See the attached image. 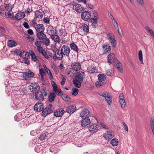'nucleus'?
<instances>
[{
  "instance_id": "nucleus-1",
  "label": "nucleus",
  "mask_w": 154,
  "mask_h": 154,
  "mask_svg": "<svg viewBox=\"0 0 154 154\" xmlns=\"http://www.w3.org/2000/svg\"><path fill=\"white\" fill-rule=\"evenodd\" d=\"M47 92L44 89L41 90L35 94V99L39 101H42L44 99V96H47Z\"/></svg>"
},
{
  "instance_id": "nucleus-2",
  "label": "nucleus",
  "mask_w": 154,
  "mask_h": 154,
  "mask_svg": "<svg viewBox=\"0 0 154 154\" xmlns=\"http://www.w3.org/2000/svg\"><path fill=\"white\" fill-rule=\"evenodd\" d=\"M107 36L111 45L113 47L115 48L116 45V42L114 36L111 33H108Z\"/></svg>"
},
{
  "instance_id": "nucleus-3",
  "label": "nucleus",
  "mask_w": 154,
  "mask_h": 154,
  "mask_svg": "<svg viewBox=\"0 0 154 154\" xmlns=\"http://www.w3.org/2000/svg\"><path fill=\"white\" fill-rule=\"evenodd\" d=\"M91 14L90 12L85 11L82 13L81 14V17L82 20L87 21L90 19Z\"/></svg>"
},
{
  "instance_id": "nucleus-4",
  "label": "nucleus",
  "mask_w": 154,
  "mask_h": 154,
  "mask_svg": "<svg viewBox=\"0 0 154 154\" xmlns=\"http://www.w3.org/2000/svg\"><path fill=\"white\" fill-rule=\"evenodd\" d=\"M60 50H61V52L63 53L64 55H66L67 57L69 56L70 51V49L69 47L66 45H63Z\"/></svg>"
},
{
  "instance_id": "nucleus-5",
  "label": "nucleus",
  "mask_w": 154,
  "mask_h": 154,
  "mask_svg": "<svg viewBox=\"0 0 154 154\" xmlns=\"http://www.w3.org/2000/svg\"><path fill=\"white\" fill-rule=\"evenodd\" d=\"M44 106L42 103H36L34 106V109L35 111L37 112H40L42 111L44 108Z\"/></svg>"
},
{
  "instance_id": "nucleus-6",
  "label": "nucleus",
  "mask_w": 154,
  "mask_h": 154,
  "mask_svg": "<svg viewBox=\"0 0 154 154\" xmlns=\"http://www.w3.org/2000/svg\"><path fill=\"white\" fill-rule=\"evenodd\" d=\"M114 136V132L113 131H107L103 134L104 138L106 140H109L113 137Z\"/></svg>"
},
{
  "instance_id": "nucleus-7",
  "label": "nucleus",
  "mask_w": 154,
  "mask_h": 154,
  "mask_svg": "<svg viewBox=\"0 0 154 154\" xmlns=\"http://www.w3.org/2000/svg\"><path fill=\"white\" fill-rule=\"evenodd\" d=\"M40 86L39 85L36 83L31 84L29 89L33 92H36L40 89Z\"/></svg>"
},
{
  "instance_id": "nucleus-8",
  "label": "nucleus",
  "mask_w": 154,
  "mask_h": 154,
  "mask_svg": "<svg viewBox=\"0 0 154 154\" xmlns=\"http://www.w3.org/2000/svg\"><path fill=\"white\" fill-rule=\"evenodd\" d=\"M85 72L82 71H79L76 75L75 78L80 81H82L85 78Z\"/></svg>"
},
{
  "instance_id": "nucleus-9",
  "label": "nucleus",
  "mask_w": 154,
  "mask_h": 154,
  "mask_svg": "<svg viewBox=\"0 0 154 154\" xmlns=\"http://www.w3.org/2000/svg\"><path fill=\"white\" fill-rule=\"evenodd\" d=\"M55 60H61L63 57L64 54L60 49L57 50L55 52Z\"/></svg>"
},
{
  "instance_id": "nucleus-10",
  "label": "nucleus",
  "mask_w": 154,
  "mask_h": 154,
  "mask_svg": "<svg viewBox=\"0 0 154 154\" xmlns=\"http://www.w3.org/2000/svg\"><path fill=\"white\" fill-rule=\"evenodd\" d=\"M80 116L82 119L89 118L90 112L87 109H84L80 113Z\"/></svg>"
},
{
  "instance_id": "nucleus-11",
  "label": "nucleus",
  "mask_w": 154,
  "mask_h": 154,
  "mask_svg": "<svg viewBox=\"0 0 154 154\" xmlns=\"http://www.w3.org/2000/svg\"><path fill=\"white\" fill-rule=\"evenodd\" d=\"M42 116L43 117H46L48 115L53 112V110L49 107L45 108L42 110Z\"/></svg>"
},
{
  "instance_id": "nucleus-12",
  "label": "nucleus",
  "mask_w": 154,
  "mask_h": 154,
  "mask_svg": "<svg viewBox=\"0 0 154 154\" xmlns=\"http://www.w3.org/2000/svg\"><path fill=\"white\" fill-rule=\"evenodd\" d=\"M71 66L72 70L75 71H78L81 69V65L79 62L72 63Z\"/></svg>"
},
{
  "instance_id": "nucleus-13",
  "label": "nucleus",
  "mask_w": 154,
  "mask_h": 154,
  "mask_svg": "<svg viewBox=\"0 0 154 154\" xmlns=\"http://www.w3.org/2000/svg\"><path fill=\"white\" fill-rule=\"evenodd\" d=\"M82 120L81 122V126L84 128L88 126L91 123V121L89 118H85L82 119Z\"/></svg>"
},
{
  "instance_id": "nucleus-14",
  "label": "nucleus",
  "mask_w": 154,
  "mask_h": 154,
  "mask_svg": "<svg viewBox=\"0 0 154 154\" xmlns=\"http://www.w3.org/2000/svg\"><path fill=\"white\" fill-rule=\"evenodd\" d=\"M43 42L42 41L38 40H36L34 42V45L36 47L37 50L38 51H41L43 48L42 47Z\"/></svg>"
},
{
  "instance_id": "nucleus-15",
  "label": "nucleus",
  "mask_w": 154,
  "mask_h": 154,
  "mask_svg": "<svg viewBox=\"0 0 154 154\" xmlns=\"http://www.w3.org/2000/svg\"><path fill=\"white\" fill-rule=\"evenodd\" d=\"M108 62L111 64L112 62H116L117 60L115 59V57L114 54L110 53L107 57Z\"/></svg>"
},
{
  "instance_id": "nucleus-16",
  "label": "nucleus",
  "mask_w": 154,
  "mask_h": 154,
  "mask_svg": "<svg viewBox=\"0 0 154 154\" xmlns=\"http://www.w3.org/2000/svg\"><path fill=\"white\" fill-rule=\"evenodd\" d=\"M64 112V111L63 109H57L54 111V115L57 117H60L63 115Z\"/></svg>"
},
{
  "instance_id": "nucleus-17",
  "label": "nucleus",
  "mask_w": 154,
  "mask_h": 154,
  "mask_svg": "<svg viewBox=\"0 0 154 154\" xmlns=\"http://www.w3.org/2000/svg\"><path fill=\"white\" fill-rule=\"evenodd\" d=\"M35 29L36 31L38 32H44L45 30V26L42 24H38L36 25Z\"/></svg>"
},
{
  "instance_id": "nucleus-18",
  "label": "nucleus",
  "mask_w": 154,
  "mask_h": 154,
  "mask_svg": "<svg viewBox=\"0 0 154 154\" xmlns=\"http://www.w3.org/2000/svg\"><path fill=\"white\" fill-rule=\"evenodd\" d=\"M98 129V126L95 124L91 125L89 128V131L92 133H94L97 132Z\"/></svg>"
},
{
  "instance_id": "nucleus-19",
  "label": "nucleus",
  "mask_w": 154,
  "mask_h": 154,
  "mask_svg": "<svg viewBox=\"0 0 154 154\" xmlns=\"http://www.w3.org/2000/svg\"><path fill=\"white\" fill-rule=\"evenodd\" d=\"M17 68L14 65H9L6 69L8 73L11 72L17 71Z\"/></svg>"
},
{
  "instance_id": "nucleus-20",
  "label": "nucleus",
  "mask_w": 154,
  "mask_h": 154,
  "mask_svg": "<svg viewBox=\"0 0 154 154\" xmlns=\"http://www.w3.org/2000/svg\"><path fill=\"white\" fill-rule=\"evenodd\" d=\"M103 48L104 49L103 53L107 54L109 53L111 50V47L108 44H103Z\"/></svg>"
},
{
  "instance_id": "nucleus-21",
  "label": "nucleus",
  "mask_w": 154,
  "mask_h": 154,
  "mask_svg": "<svg viewBox=\"0 0 154 154\" xmlns=\"http://www.w3.org/2000/svg\"><path fill=\"white\" fill-rule=\"evenodd\" d=\"M34 73L32 72L30 73L25 72L23 73V76L25 79L27 80L30 79L31 78L34 76Z\"/></svg>"
},
{
  "instance_id": "nucleus-22",
  "label": "nucleus",
  "mask_w": 154,
  "mask_h": 154,
  "mask_svg": "<svg viewBox=\"0 0 154 154\" xmlns=\"http://www.w3.org/2000/svg\"><path fill=\"white\" fill-rule=\"evenodd\" d=\"M76 110V107L75 105H72L68 106L67 108L66 111L69 113L71 114Z\"/></svg>"
},
{
  "instance_id": "nucleus-23",
  "label": "nucleus",
  "mask_w": 154,
  "mask_h": 154,
  "mask_svg": "<svg viewBox=\"0 0 154 154\" xmlns=\"http://www.w3.org/2000/svg\"><path fill=\"white\" fill-rule=\"evenodd\" d=\"M21 104L20 101L17 99L14 101L13 106L15 109H17L20 107Z\"/></svg>"
},
{
  "instance_id": "nucleus-24",
  "label": "nucleus",
  "mask_w": 154,
  "mask_h": 154,
  "mask_svg": "<svg viewBox=\"0 0 154 154\" xmlns=\"http://www.w3.org/2000/svg\"><path fill=\"white\" fill-rule=\"evenodd\" d=\"M9 73V74H8L7 75V76L11 77V79L13 80L14 78H17L18 77V74H19V73L17 71H16L14 72H10Z\"/></svg>"
},
{
  "instance_id": "nucleus-25",
  "label": "nucleus",
  "mask_w": 154,
  "mask_h": 154,
  "mask_svg": "<svg viewBox=\"0 0 154 154\" xmlns=\"http://www.w3.org/2000/svg\"><path fill=\"white\" fill-rule=\"evenodd\" d=\"M75 11L78 13H81L82 11H84L85 8L82 7L80 4H76L75 7Z\"/></svg>"
},
{
  "instance_id": "nucleus-26",
  "label": "nucleus",
  "mask_w": 154,
  "mask_h": 154,
  "mask_svg": "<svg viewBox=\"0 0 154 154\" xmlns=\"http://www.w3.org/2000/svg\"><path fill=\"white\" fill-rule=\"evenodd\" d=\"M51 38L54 42L56 43H60L61 41L60 37L56 34L52 35L51 36Z\"/></svg>"
},
{
  "instance_id": "nucleus-27",
  "label": "nucleus",
  "mask_w": 154,
  "mask_h": 154,
  "mask_svg": "<svg viewBox=\"0 0 154 154\" xmlns=\"http://www.w3.org/2000/svg\"><path fill=\"white\" fill-rule=\"evenodd\" d=\"M37 37L40 40L44 39L47 37L46 35L43 33V32H38L36 34Z\"/></svg>"
},
{
  "instance_id": "nucleus-28",
  "label": "nucleus",
  "mask_w": 154,
  "mask_h": 154,
  "mask_svg": "<svg viewBox=\"0 0 154 154\" xmlns=\"http://www.w3.org/2000/svg\"><path fill=\"white\" fill-rule=\"evenodd\" d=\"M57 31L53 27H52L49 28L48 30V34L51 36L53 35L56 34Z\"/></svg>"
},
{
  "instance_id": "nucleus-29",
  "label": "nucleus",
  "mask_w": 154,
  "mask_h": 154,
  "mask_svg": "<svg viewBox=\"0 0 154 154\" xmlns=\"http://www.w3.org/2000/svg\"><path fill=\"white\" fill-rule=\"evenodd\" d=\"M13 88V89L14 91H12L11 89L10 90L7 89L6 90V93H7L8 95L10 96L11 95H13L14 93H15L16 92H19L20 91L18 90H16V88ZM18 93H17V94H18Z\"/></svg>"
},
{
  "instance_id": "nucleus-30",
  "label": "nucleus",
  "mask_w": 154,
  "mask_h": 154,
  "mask_svg": "<svg viewBox=\"0 0 154 154\" xmlns=\"http://www.w3.org/2000/svg\"><path fill=\"white\" fill-rule=\"evenodd\" d=\"M82 81H80L74 78L73 81V83L75 86L77 88H80L81 86V83Z\"/></svg>"
},
{
  "instance_id": "nucleus-31",
  "label": "nucleus",
  "mask_w": 154,
  "mask_h": 154,
  "mask_svg": "<svg viewBox=\"0 0 154 154\" xmlns=\"http://www.w3.org/2000/svg\"><path fill=\"white\" fill-rule=\"evenodd\" d=\"M25 17V13L22 12H19L17 13L15 15V18L18 20L23 19Z\"/></svg>"
},
{
  "instance_id": "nucleus-32",
  "label": "nucleus",
  "mask_w": 154,
  "mask_h": 154,
  "mask_svg": "<svg viewBox=\"0 0 154 154\" xmlns=\"http://www.w3.org/2000/svg\"><path fill=\"white\" fill-rule=\"evenodd\" d=\"M43 14L42 12L39 11H37L35 12V18L41 19L43 17Z\"/></svg>"
},
{
  "instance_id": "nucleus-33",
  "label": "nucleus",
  "mask_w": 154,
  "mask_h": 154,
  "mask_svg": "<svg viewBox=\"0 0 154 154\" xmlns=\"http://www.w3.org/2000/svg\"><path fill=\"white\" fill-rule=\"evenodd\" d=\"M116 61V64L115 65L116 67L119 71L120 72H122V64L117 60Z\"/></svg>"
},
{
  "instance_id": "nucleus-34",
  "label": "nucleus",
  "mask_w": 154,
  "mask_h": 154,
  "mask_svg": "<svg viewBox=\"0 0 154 154\" xmlns=\"http://www.w3.org/2000/svg\"><path fill=\"white\" fill-rule=\"evenodd\" d=\"M55 97L56 95L54 93H51L48 97L49 101L50 102H53L54 100Z\"/></svg>"
},
{
  "instance_id": "nucleus-35",
  "label": "nucleus",
  "mask_w": 154,
  "mask_h": 154,
  "mask_svg": "<svg viewBox=\"0 0 154 154\" xmlns=\"http://www.w3.org/2000/svg\"><path fill=\"white\" fill-rule=\"evenodd\" d=\"M88 72L90 73H93L97 72L98 70L95 67H91L87 69Z\"/></svg>"
},
{
  "instance_id": "nucleus-36",
  "label": "nucleus",
  "mask_w": 154,
  "mask_h": 154,
  "mask_svg": "<svg viewBox=\"0 0 154 154\" xmlns=\"http://www.w3.org/2000/svg\"><path fill=\"white\" fill-rule=\"evenodd\" d=\"M110 144L113 146H116L119 144V140L117 138H113L111 140Z\"/></svg>"
},
{
  "instance_id": "nucleus-37",
  "label": "nucleus",
  "mask_w": 154,
  "mask_h": 154,
  "mask_svg": "<svg viewBox=\"0 0 154 154\" xmlns=\"http://www.w3.org/2000/svg\"><path fill=\"white\" fill-rule=\"evenodd\" d=\"M8 44L10 47H13L16 46L17 43L14 41L9 40L8 42Z\"/></svg>"
},
{
  "instance_id": "nucleus-38",
  "label": "nucleus",
  "mask_w": 154,
  "mask_h": 154,
  "mask_svg": "<svg viewBox=\"0 0 154 154\" xmlns=\"http://www.w3.org/2000/svg\"><path fill=\"white\" fill-rule=\"evenodd\" d=\"M23 118L21 114L20 113H17L14 117L15 120L16 121H20Z\"/></svg>"
},
{
  "instance_id": "nucleus-39",
  "label": "nucleus",
  "mask_w": 154,
  "mask_h": 154,
  "mask_svg": "<svg viewBox=\"0 0 154 154\" xmlns=\"http://www.w3.org/2000/svg\"><path fill=\"white\" fill-rule=\"evenodd\" d=\"M30 55L31 57L32 60L33 61L36 62L38 60V57L36 55L33 51H31Z\"/></svg>"
},
{
  "instance_id": "nucleus-40",
  "label": "nucleus",
  "mask_w": 154,
  "mask_h": 154,
  "mask_svg": "<svg viewBox=\"0 0 154 154\" xmlns=\"http://www.w3.org/2000/svg\"><path fill=\"white\" fill-rule=\"evenodd\" d=\"M98 80L102 81H104L106 78V75L102 74H99L98 75Z\"/></svg>"
},
{
  "instance_id": "nucleus-41",
  "label": "nucleus",
  "mask_w": 154,
  "mask_h": 154,
  "mask_svg": "<svg viewBox=\"0 0 154 154\" xmlns=\"http://www.w3.org/2000/svg\"><path fill=\"white\" fill-rule=\"evenodd\" d=\"M70 47L71 49L78 52L79 51V49L77 46L74 43H71L70 44Z\"/></svg>"
},
{
  "instance_id": "nucleus-42",
  "label": "nucleus",
  "mask_w": 154,
  "mask_h": 154,
  "mask_svg": "<svg viewBox=\"0 0 154 154\" xmlns=\"http://www.w3.org/2000/svg\"><path fill=\"white\" fill-rule=\"evenodd\" d=\"M112 97L109 94L105 98L106 101L108 104L109 105H110L112 102Z\"/></svg>"
},
{
  "instance_id": "nucleus-43",
  "label": "nucleus",
  "mask_w": 154,
  "mask_h": 154,
  "mask_svg": "<svg viewBox=\"0 0 154 154\" xmlns=\"http://www.w3.org/2000/svg\"><path fill=\"white\" fill-rule=\"evenodd\" d=\"M50 151L51 152H54V153H56L59 151V149L56 146H53L50 149Z\"/></svg>"
},
{
  "instance_id": "nucleus-44",
  "label": "nucleus",
  "mask_w": 154,
  "mask_h": 154,
  "mask_svg": "<svg viewBox=\"0 0 154 154\" xmlns=\"http://www.w3.org/2000/svg\"><path fill=\"white\" fill-rule=\"evenodd\" d=\"M42 42L46 46H49L50 44V40L47 37L43 40H42Z\"/></svg>"
},
{
  "instance_id": "nucleus-45",
  "label": "nucleus",
  "mask_w": 154,
  "mask_h": 154,
  "mask_svg": "<svg viewBox=\"0 0 154 154\" xmlns=\"http://www.w3.org/2000/svg\"><path fill=\"white\" fill-rule=\"evenodd\" d=\"M145 28L154 38V32L147 26H145Z\"/></svg>"
},
{
  "instance_id": "nucleus-46",
  "label": "nucleus",
  "mask_w": 154,
  "mask_h": 154,
  "mask_svg": "<svg viewBox=\"0 0 154 154\" xmlns=\"http://www.w3.org/2000/svg\"><path fill=\"white\" fill-rule=\"evenodd\" d=\"M42 148L43 147L42 145H38L35 147V150L36 152H39L42 151Z\"/></svg>"
},
{
  "instance_id": "nucleus-47",
  "label": "nucleus",
  "mask_w": 154,
  "mask_h": 154,
  "mask_svg": "<svg viewBox=\"0 0 154 154\" xmlns=\"http://www.w3.org/2000/svg\"><path fill=\"white\" fill-rule=\"evenodd\" d=\"M62 99L65 102H70V98L66 94H64L62 96Z\"/></svg>"
},
{
  "instance_id": "nucleus-48",
  "label": "nucleus",
  "mask_w": 154,
  "mask_h": 154,
  "mask_svg": "<svg viewBox=\"0 0 154 154\" xmlns=\"http://www.w3.org/2000/svg\"><path fill=\"white\" fill-rule=\"evenodd\" d=\"M39 52L45 58L47 59L49 58L48 55L43 49L41 50V51H39Z\"/></svg>"
},
{
  "instance_id": "nucleus-49",
  "label": "nucleus",
  "mask_w": 154,
  "mask_h": 154,
  "mask_svg": "<svg viewBox=\"0 0 154 154\" xmlns=\"http://www.w3.org/2000/svg\"><path fill=\"white\" fill-rule=\"evenodd\" d=\"M72 94L74 96H76L77 95L79 92V90L78 89L75 88H73L72 89Z\"/></svg>"
},
{
  "instance_id": "nucleus-50",
  "label": "nucleus",
  "mask_w": 154,
  "mask_h": 154,
  "mask_svg": "<svg viewBox=\"0 0 154 154\" xmlns=\"http://www.w3.org/2000/svg\"><path fill=\"white\" fill-rule=\"evenodd\" d=\"M83 31L86 33H88L89 32L88 26L86 24H84L83 27Z\"/></svg>"
},
{
  "instance_id": "nucleus-51",
  "label": "nucleus",
  "mask_w": 154,
  "mask_h": 154,
  "mask_svg": "<svg viewBox=\"0 0 154 154\" xmlns=\"http://www.w3.org/2000/svg\"><path fill=\"white\" fill-rule=\"evenodd\" d=\"M119 102L121 104V106L122 108H124L125 106V100H119Z\"/></svg>"
},
{
  "instance_id": "nucleus-52",
  "label": "nucleus",
  "mask_w": 154,
  "mask_h": 154,
  "mask_svg": "<svg viewBox=\"0 0 154 154\" xmlns=\"http://www.w3.org/2000/svg\"><path fill=\"white\" fill-rule=\"evenodd\" d=\"M98 19L94 18L93 17H92L91 18H90L91 21L92 23H94L95 24H97V21L98 20Z\"/></svg>"
},
{
  "instance_id": "nucleus-53",
  "label": "nucleus",
  "mask_w": 154,
  "mask_h": 154,
  "mask_svg": "<svg viewBox=\"0 0 154 154\" xmlns=\"http://www.w3.org/2000/svg\"><path fill=\"white\" fill-rule=\"evenodd\" d=\"M58 96H61L63 94V93L60 89H58L57 90V91L54 92Z\"/></svg>"
},
{
  "instance_id": "nucleus-54",
  "label": "nucleus",
  "mask_w": 154,
  "mask_h": 154,
  "mask_svg": "<svg viewBox=\"0 0 154 154\" xmlns=\"http://www.w3.org/2000/svg\"><path fill=\"white\" fill-rule=\"evenodd\" d=\"M104 82L102 81L98 80L96 82V85L97 87H99L102 85Z\"/></svg>"
},
{
  "instance_id": "nucleus-55",
  "label": "nucleus",
  "mask_w": 154,
  "mask_h": 154,
  "mask_svg": "<svg viewBox=\"0 0 154 154\" xmlns=\"http://www.w3.org/2000/svg\"><path fill=\"white\" fill-rule=\"evenodd\" d=\"M93 15L94 17V18H95L98 19H99V17H98V13L97 12V11L95 10H94L93 11Z\"/></svg>"
},
{
  "instance_id": "nucleus-56",
  "label": "nucleus",
  "mask_w": 154,
  "mask_h": 154,
  "mask_svg": "<svg viewBox=\"0 0 154 154\" xmlns=\"http://www.w3.org/2000/svg\"><path fill=\"white\" fill-rule=\"evenodd\" d=\"M138 58L140 61L143 60L142 52L140 50L138 52Z\"/></svg>"
},
{
  "instance_id": "nucleus-57",
  "label": "nucleus",
  "mask_w": 154,
  "mask_h": 154,
  "mask_svg": "<svg viewBox=\"0 0 154 154\" xmlns=\"http://www.w3.org/2000/svg\"><path fill=\"white\" fill-rule=\"evenodd\" d=\"M46 137L45 133H43L40 135V138L41 140H44L46 139Z\"/></svg>"
},
{
  "instance_id": "nucleus-58",
  "label": "nucleus",
  "mask_w": 154,
  "mask_h": 154,
  "mask_svg": "<svg viewBox=\"0 0 154 154\" xmlns=\"http://www.w3.org/2000/svg\"><path fill=\"white\" fill-rule=\"evenodd\" d=\"M112 71L111 69H107L106 71V74L107 75H112Z\"/></svg>"
},
{
  "instance_id": "nucleus-59",
  "label": "nucleus",
  "mask_w": 154,
  "mask_h": 154,
  "mask_svg": "<svg viewBox=\"0 0 154 154\" xmlns=\"http://www.w3.org/2000/svg\"><path fill=\"white\" fill-rule=\"evenodd\" d=\"M14 54H16L17 55H21V53H20V50H19L18 49H16L14 50Z\"/></svg>"
},
{
  "instance_id": "nucleus-60",
  "label": "nucleus",
  "mask_w": 154,
  "mask_h": 154,
  "mask_svg": "<svg viewBox=\"0 0 154 154\" xmlns=\"http://www.w3.org/2000/svg\"><path fill=\"white\" fill-rule=\"evenodd\" d=\"M5 15L6 17L8 18H10L12 17V14L10 12L5 13Z\"/></svg>"
},
{
  "instance_id": "nucleus-61",
  "label": "nucleus",
  "mask_w": 154,
  "mask_h": 154,
  "mask_svg": "<svg viewBox=\"0 0 154 154\" xmlns=\"http://www.w3.org/2000/svg\"><path fill=\"white\" fill-rule=\"evenodd\" d=\"M43 20L44 22L46 24H49L50 23L49 19L48 17L44 18Z\"/></svg>"
},
{
  "instance_id": "nucleus-62",
  "label": "nucleus",
  "mask_w": 154,
  "mask_h": 154,
  "mask_svg": "<svg viewBox=\"0 0 154 154\" xmlns=\"http://www.w3.org/2000/svg\"><path fill=\"white\" fill-rule=\"evenodd\" d=\"M23 25L24 27L26 29H29L30 28L29 26V25L28 23L26 22H24L23 23Z\"/></svg>"
},
{
  "instance_id": "nucleus-63",
  "label": "nucleus",
  "mask_w": 154,
  "mask_h": 154,
  "mask_svg": "<svg viewBox=\"0 0 154 154\" xmlns=\"http://www.w3.org/2000/svg\"><path fill=\"white\" fill-rule=\"evenodd\" d=\"M50 79L52 80L53 78V75L52 73L50 71L47 73Z\"/></svg>"
},
{
  "instance_id": "nucleus-64",
  "label": "nucleus",
  "mask_w": 154,
  "mask_h": 154,
  "mask_svg": "<svg viewBox=\"0 0 154 154\" xmlns=\"http://www.w3.org/2000/svg\"><path fill=\"white\" fill-rule=\"evenodd\" d=\"M23 62L27 64H29L30 63L29 61L27 58L24 59L23 60Z\"/></svg>"
}]
</instances>
